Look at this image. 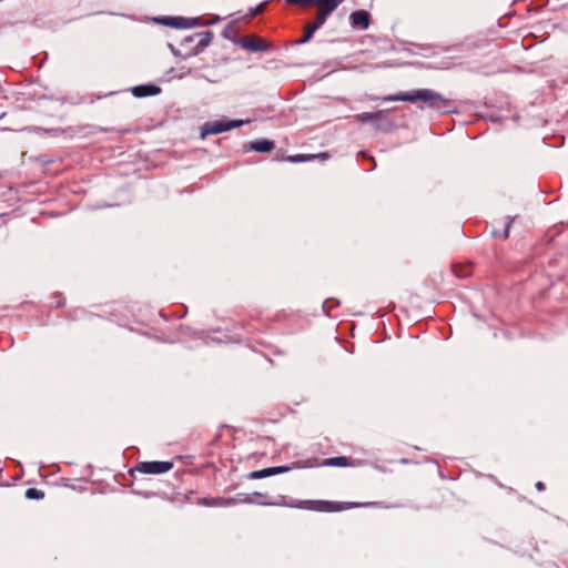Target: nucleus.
Returning <instances> with one entry per match:
<instances>
[{"instance_id":"f257e3e1","label":"nucleus","mask_w":568,"mask_h":568,"mask_svg":"<svg viewBox=\"0 0 568 568\" xmlns=\"http://www.w3.org/2000/svg\"><path fill=\"white\" fill-rule=\"evenodd\" d=\"M383 100L384 101H404V102H414V101L420 100V101L425 102L428 106H432V108H439L440 104H443L445 102L444 98L440 94H438L429 89H419V90H415L413 92H405V93H399L396 95H389V97H385Z\"/></svg>"},{"instance_id":"f03ea898","label":"nucleus","mask_w":568,"mask_h":568,"mask_svg":"<svg viewBox=\"0 0 568 568\" xmlns=\"http://www.w3.org/2000/svg\"><path fill=\"white\" fill-rule=\"evenodd\" d=\"M250 120H214L209 121L203 124L201 128V139H205L210 134H220L226 131H230L234 128H239L245 123H248Z\"/></svg>"},{"instance_id":"7ed1b4c3","label":"nucleus","mask_w":568,"mask_h":568,"mask_svg":"<svg viewBox=\"0 0 568 568\" xmlns=\"http://www.w3.org/2000/svg\"><path fill=\"white\" fill-rule=\"evenodd\" d=\"M358 504L353 503H336V501H325V500H316V501H302L297 507L306 508L310 510L316 511H341L347 508L357 507Z\"/></svg>"},{"instance_id":"20e7f679","label":"nucleus","mask_w":568,"mask_h":568,"mask_svg":"<svg viewBox=\"0 0 568 568\" xmlns=\"http://www.w3.org/2000/svg\"><path fill=\"white\" fill-rule=\"evenodd\" d=\"M155 21L176 29H191L200 26V20L197 18L165 17L156 18Z\"/></svg>"},{"instance_id":"39448f33","label":"nucleus","mask_w":568,"mask_h":568,"mask_svg":"<svg viewBox=\"0 0 568 568\" xmlns=\"http://www.w3.org/2000/svg\"><path fill=\"white\" fill-rule=\"evenodd\" d=\"M344 0H318L317 6L320 7L318 12L316 14V22L320 27H322L326 18L343 2Z\"/></svg>"},{"instance_id":"423d86ee","label":"nucleus","mask_w":568,"mask_h":568,"mask_svg":"<svg viewBox=\"0 0 568 568\" xmlns=\"http://www.w3.org/2000/svg\"><path fill=\"white\" fill-rule=\"evenodd\" d=\"M171 462H143L140 463L136 469L143 474H163L172 468Z\"/></svg>"},{"instance_id":"0eeeda50","label":"nucleus","mask_w":568,"mask_h":568,"mask_svg":"<svg viewBox=\"0 0 568 568\" xmlns=\"http://www.w3.org/2000/svg\"><path fill=\"white\" fill-rule=\"evenodd\" d=\"M349 20L354 28L366 30L369 27V14L365 10L352 12Z\"/></svg>"},{"instance_id":"6e6552de","label":"nucleus","mask_w":568,"mask_h":568,"mask_svg":"<svg viewBox=\"0 0 568 568\" xmlns=\"http://www.w3.org/2000/svg\"><path fill=\"white\" fill-rule=\"evenodd\" d=\"M241 45L252 51H262L267 48L266 42L257 37H248L241 41Z\"/></svg>"},{"instance_id":"1a4fd4ad","label":"nucleus","mask_w":568,"mask_h":568,"mask_svg":"<svg viewBox=\"0 0 568 568\" xmlns=\"http://www.w3.org/2000/svg\"><path fill=\"white\" fill-rule=\"evenodd\" d=\"M160 92H161V89L156 85H138V87L132 88V94L136 98L156 95Z\"/></svg>"},{"instance_id":"9d476101","label":"nucleus","mask_w":568,"mask_h":568,"mask_svg":"<svg viewBox=\"0 0 568 568\" xmlns=\"http://www.w3.org/2000/svg\"><path fill=\"white\" fill-rule=\"evenodd\" d=\"M251 150L256 152H270L274 148V143L270 140H257L250 144Z\"/></svg>"},{"instance_id":"9b49d317","label":"nucleus","mask_w":568,"mask_h":568,"mask_svg":"<svg viewBox=\"0 0 568 568\" xmlns=\"http://www.w3.org/2000/svg\"><path fill=\"white\" fill-rule=\"evenodd\" d=\"M323 466H337V467H345L348 466V462L346 457H334V458H327L322 463Z\"/></svg>"},{"instance_id":"f8f14e48","label":"nucleus","mask_w":568,"mask_h":568,"mask_svg":"<svg viewBox=\"0 0 568 568\" xmlns=\"http://www.w3.org/2000/svg\"><path fill=\"white\" fill-rule=\"evenodd\" d=\"M320 28V26L317 23H314V24H307L306 26V31H305V36L303 37V39L300 41V42H307L313 33Z\"/></svg>"},{"instance_id":"ddd939ff","label":"nucleus","mask_w":568,"mask_h":568,"mask_svg":"<svg viewBox=\"0 0 568 568\" xmlns=\"http://www.w3.org/2000/svg\"><path fill=\"white\" fill-rule=\"evenodd\" d=\"M43 496L44 494L37 488H29L26 491V497L29 499H41Z\"/></svg>"},{"instance_id":"4468645a","label":"nucleus","mask_w":568,"mask_h":568,"mask_svg":"<svg viewBox=\"0 0 568 568\" xmlns=\"http://www.w3.org/2000/svg\"><path fill=\"white\" fill-rule=\"evenodd\" d=\"M377 118V114L374 113H362L356 115V120L361 122L371 121Z\"/></svg>"},{"instance_id":"2eb2a0df","label":"nucleus","mask_w":568,"mask_h":568,"mask_svg":"<svg viewBox=\"0 0 568 568\" xmlns=\"http://www.w3.org/2000/svg\"><path fill=\"white\" fill-rule=\"evenodd\" d=\"M267 476H271L270 468L256 470L251 474V478H263V477H267Z\"/></svg>"},{"instance_id":"dca6fc26","label":"nucleus","mask_w":568,"mask_h":568,"mask_svg":"<svg viewBox=\"0 0 568 568\" xmlns=\"http://www.w3.org/2000/svg\"><path fill=\"white\" fill-rule=\"evenodd\" d=\"M291 468L290 467H271L270 468V474L271 476L272 475H277V474H282V473H285V471H288Z\"/></svg>"},{"instance_id":"f3484780","label":"nucleus","mask_w":568,"mask_h":568,"mask_svg":"<svg viewBox=\"0 0 568 568\" xmlns=\"http://www.w3.org/2000/svg\"><path fill=\"white\" fill-rule=\"evenodd\" d=\"M290 3H301L304 6L316 4L318 0H286Z\"/></svg>"},{"instance_id":"a211bd4d","label":"nucleus","mask_w":568,"mask_h":568,"mask_svg":"<svg viewBox=\"0 0 568 568\" xmlns=\"http://www.w3.org/2000/svg\"><path fill=\"white\" fill-rule=\"evenodd\" d=\"M288 160L291 162H297V161H303L304 158L303 156H290Z\"/></svg>"},{"instance_id":"6ab92c4d","label":"nucleus","mask_w":568,"mask_h":568,"mask_svg":"<svg viewBox=\"0 0 568 568\" xmlns=\"http://www.w3.org/2000/svg\"><path fill=\"white\" fill-rule=\"evenodd\" d=\"M264 7H265V3H261V4L255 9V11L253 12V14H257V13H260V12L263 10V8H264Z\"/></svg>"},{"instance_id":"aec40b11","label":"nucleus","mask_w":568,"mask_h":568,"mask_svg":"<svg viewBox=\"0 0 568 568\" xmlns=\"http://www.w3.org/2000/svg\"><path fill=\"white\" fill-rule=\"evenodd\" d=\"M510 222H508L507 227L504 232V237L506 239L508 236V229H509Z\"/></svg>"},{"instance_id":"412c9836","label":"nucleus","mask_w":568,"mask_h":568,"mask_svg":"<svg viewBox=\"0 0 568 568\" xmlns=\"http://www.w3.org/2000/svg\"><path fill=\"white\" fill-rule=\"evenodd\" d=\"M536 487H537L538 490H542L544 489V485L540 481L537 483Z\"/></svg>"}]
</instances>
